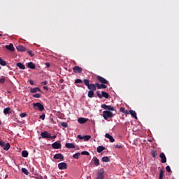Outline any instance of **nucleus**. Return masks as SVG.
Listing matches in <instances>:
<instances>
[{"instance_id":"f257e3e1","label":"nucleus","mask_w":179,"mask_h":179,"mask_svg":"<svg viewBox=\"0 0 179 179\" xmlns=\"http://www.w3.org/2000/svg\"><path fill=\"white\" fill-rule=\"evenodd\" d=\"M85 86L87 87V89L90 91L96 92V85L94 83L90 84V81L87 79H84L83 80Z\"/></svg>"},{"instance_id":"f03ea898","label":"nucleus","mask_w":179,"mask_h":179,"mask_svg":"<svg viewBox=\"0 0 179 179\" xmlns=\"http://www.w3.org/2000/svg\"><path fill=\"white\" fill-rule=\"evenodd\" d=\"M103 117L104 120H107L108 118H113V117H114V114L110 110H104L103 112Z\"/></svg>"},{"instance_id":"7ed1b4c3","label":"nucleus","mask_w":179,"mask_h":179,"mask_svg":"<svg viewBox=\"0 0 179 179\" xmlns=\"http://www.w3.org/2000/svg\"><path fill=\"white\" fill-rule=\"evenodd\" d=\"M33 107L34 110H39V111H43L44 110V106L40 102L34 103Z\"/></svg>"},{"instance_id":"20e7f679","label":"nucleus","mask_w":179,"mask_h":179,"mask_svg":"<svg viewBox=\"0 0 179 179\" xmlns=\"http://www.w3.org/2000/svg\"><path fill=\"white\" fill-rule=\"evenodd\" d=\"M96 179H104V169H98Z\"/></svg>"},{"instance_id":"39448f33","label":"nucleus","mask_w":179,"mask_h":179,"mask_svg":"<svg viewBox=\"0 0 179 179\" xmlns=\"http://www.w3.org/2000/svg\"><path fill=\"white\" fill-rule=\"evenodd\" d=\"M0 146H1V148H3V150H9V149H10V144L9 143H7L6 144H5V142L1 141L0 139Z\"/></svg>"},{"instance_id":"423d86ee","label":"nucleus","mask_w":179,"mask_h":179,"mask_svg":"<svg viewBox=\"0 0 179 179\" xmlns=\"http://www.w3.org/2000/svg\"><path fill=\"white\" fill-rule=\"evenodd\" d=\"M41 136H42L43 139H50L51 138V134L45 131L41 134Z\"/></svg>"},{"instance_id":"0eeeda50","label":"nucleus","mask_w":179,"mask_h":179,"mask_svg":"<svg viewBox=\"0 0 179 179\" xmlns=\"http://www.w3.org/2000/svg\"><path fill=\"white\" fill-rule=\"evenodd\" d=\"M96 79L98 81H99L100 83H103V85H108V81L100 76H97Z\"/></svg>"},{"instance_id":"6e6552de","label":"nucleus","mask_w":179,"mask_h":179,"mask_svg":"<svg viewBox=\"0 0 179 179\" xmlns=\"http://www.w3.org/2000/svg\"><path fill=\"white\" fill-rule=\"evenodd\" d=\"M101 107L103 110H108V111H114V107L110 105L102 104Z\"/></svg>"},{"instance_id":"1a4fd4ad","label":"nucleus","mask_w":179,"mask_h":179,"mask_svg":"<svg viewBox=\"0 0 179 179\" xmlns=\"http://www.w3.org/2000/svg\"><path fill=\"white\" fill-rule=\"evenodd\" d=\"M58 169L59 170H66L68 169V164L65 162H61L58 164Z\"/></svg>"},{"instance_id":"9d476101","label":"nucleus","mask_w":179,"mask_h":179,"mask_svg":"<svg viewBox=\"0 0 179 179\" xmlns=\"http://www.w3.org/2000/svg\"><path fill=\"white\" fill-rule=\"evenodd\" d=\"M62 145H61V142L56 141L52 144V148L53 149H61Z\"/></svg>"},{"instance_id":"9b49d317","label":"nucleus","mask_w":179,"mask_h":179,"mask_svg":"<svg viewBox=\"0 0 179 179\" xmlns=\"http://www.w3.org/2000/svg\"><path fill=\"white\" fill-rule=\"evenodd\" d=\"M73 71L74 73H82V72H83V69L81 67H79V66H74Z\"/></svg>"},{"instance_id":"f8f14e48","label":"nucleus","mask_w":179,"mask_h":179,"mask_svg":"<svg viewBox=\"0 0 179 179\" xmlns=\"http://www.w3.org/2000/svg\"><path fill=\"white\" fill-rule=\"evenodd\" d=\"M159 157L161 159V163H167V158L166 157V155L164 152H162L159 155Z\"/></svg>"},{"instance_id":"ddd939ff","label":"nucleus","mask_w":179,"mask_h":179,"mask_svg":"<svg viewBox=\"0 0 179 179\" xmlns=\"http://www.w3.org/2000/svg\"><path fill=\"white\" fill-rule=\"evenodd\" d=\"M55 160H64V155L62 154H55L53 157Z\"/></svg>"},{"instance_id":"4468645a","label":"nucleus","mask_w":179,"mask_h":179,"mask_svg":"<svg viewBox=\"0 0 179 179\" xmlns=\"http://www.w3.org/2000/svg\"><path fill=\"white\" fill-rule=\"evenodd\" d=\"M27 68H29V69H36V64L33 63V62H30L27 63Z\"/></svg>"},{"instance_id":"2eb2a0df","label":"nucleus","mask_w":179,"mask_h":179,"mask_svg":"<svg viewBox=\"0 0 179 179\" xmlns=\"http://www.w3.org/2000/svg\"><path fill=\"white\" fill-rule=\"evenodd\" d=\"M65 146L66 148H67V149H75V148H76L74 143H66L65 144Z\"/></svg>"},{"instance_id":"dca6fc26","label":"nucleus","mask_w":179,"mask_h":179,"mask_svg":"<svg viewBox=\"0 0 179 179\" xmlns=\"http://www.w3.org/2000/svg\"><path fill=\"white\" fill-rule=\"evenodd\" d=\"M6 48L9 51H15V47H13V44L10 43L8 45H6Z\"/></svg>"},{"instance_id":"f3484780","label":"nucleus","mask_w":179,"mask_h":179,"mask_svg":"<svg viewBox=\"0 0 179 179\" xmlns=\"http://www.w3.org/2000/svg\"><path fill=\"white\" fill-rule=\"evenodd\" d=\"M78 122H79V124H85V122H87V119L85 117H79L78 119Z\"/></svg>"},{"instance_id":"a211bd4d","label":"nucleus","mask_w":179,"mask_h":179,"mask_svg":"<svg viewBox=\"0 0 179 179\" xmlns=\"http://www.w3.org/2000/svg\"><path fill=\"white\" fill-rule=\"evenodd\" d=\"M129 113L133 118H135V120H138V116H136V112H135V110H131L129 111Z\"/></svg>"},{"instance_id":"6ab92c4d","label":"nucleus","mask_w":179,"mask_h":179,"mask_svg":"<svg viewBox=\"0 0 179 179\" xmlns=\"http://www.w3.org/2000/svg\"><path fill=\"white\" fill-rule=\"evenodd\" d=\"M103 150H106V147L101 145L97 147L96 148V152H98V153H101V152H103Z\"/></svg>"},{"instance_id":"aec40b11","label":"nucleus","mask_w":179,"mask_h":179,"mask_svg":"<svg viewBox=\"0 0 179 179\" xmlns=\"http://www.w3.org/2000/svg\"><path fill=\"white\" fill-rule=\"evenodd\" d=\"M38 92H41L39 87H34L30 90V93H37Z\"/></svg>"},{"instance_id":"412c9836","label":"nucleus","mask_w":179,"mask_h":179,"mask_svg":"<svg viewBox=\"0 0 179 179\" xmlns=\"http://www.w3.org/2000/svg\"><path fill=\"white\" fill-rule=\"evenodd\" d=\"M17 51H20L21 52H23L26 51V48H24V46H23V45H18L17 47Z\"/></svg>"},{"instance_id":"4be33fe9","label":"nucleus","mask_w":179,"mask_h":179,"mask_svg":"<svg viewBox=\"0 0 179 179\" xmlns=\"http://www.w3.org/2000/svg\"><path fill=\"white\" fill-rule=\"evenodd\" d=\"M93 160H94V164H95V166H99L100 165V160H99L96 157H93Z\"/></svg>"},{"instance_id":"5701e85b","label":"nucleus","mask_w":179,"mask_h":179,"mask_svg":"<svg viewBox=\"0 0 179 179\" xmlns=\"http://www.w3.org/2000/svg\"><path fill=\"white\" fill-rule=\"evenodd\" d=\"M17 66L20 69H26V66H25L23 64H22V63H20V62L17 63Z\"/></svg>"},{"instance_id":"b1692460","label":"nucleus","mask_w":179,"mask_h":179,"mask_svg":"<svg viewBox=\"0 0 179 179\" xmlns=\"http://www.w3.org/2000/svg\"><path fill=\"white\" fill-rule=\"evenodd\" d=\"M101 96L102 97H104L105 99H108L110 97V94L106 92H101Z\"/></svg>"},{"instance_id":"393cba45","label":"nucleus","mask_w":179,"mask_h":179,"mask_svg":"<svg viewBox=\"0 0 179 179\" xmlns=\"http://www.w3.org/2000/svg\"><path fill=\"white\" fill-rule=\"evenodd\" d=\"M163 177H164V171H163V169H160L159 179H163Z\"/></svg>"},{"instance_id":"a878e982","label":"nucleus","mask_w":179,"mask_h":179,"mask_svg":"<svg viewBox=\"0 0 179 179\" xmlns=\"http://www.w3.org/2000/svg\"><path fill=\"white\" fill-rule=\"evenodd\" d=\"M151 155H152V157H154V159H156V157H157V151L152 150L151 151Z\"/></svg>"},{"instance_id":"bb28decb","label":"nucleus","mask_w":179,"mask_h":179,"mask_svg":"<svg viewBox=\"0 0 179 179\" xmlns=\"http://www.w3.org/2000/svg\"><path fill=\"white\" fill-rule=\"evenodd\" d=\"M6 62L0 57V65H1V66H6Z\"/></svg>"},{"instance_id":"cd10ccee","label":"nucleus","mask_w":179,"mask_h":179,"mask_svg":"<svg viewBox=\"0 0 179 179\" xmlns=\"http://www.w3.org/2000/svg\"><path fill=\"white\" fill-rule=\"evenodd\" d=\"M9 113H10V108L7 107L3 109V114H5L6 115V114H9Z\"/></svg>"},{"instance_id":"c85d7f7f","label":"nucleus","mask_w":179,"mask_h":179,"mask_svg":"<svg viewBox=\"0 0 179 179\" xmlns=\"http://www.w3.org/2000/svg\"><path fill=\"white\" fill-rule=\"evenodd\" d=\"M94 91H88V97H90V99H92V97H94Z\"/></svg>"},{"instance_id":"c756f323","label":"nucleus","mask_w":179,"mask_h":179,"mask_svg":"<svg viewBox=\"0 0 179 179\" xmlns=\"http://www.w3.org/2000/svg\"><path fill=\"white\" fill-rule=\"evenodd\" d=\"M22 173H24L25 176H29V171L26 168H22L21 169Z\"/></svg>"},{"instance_id":"7c9ffc66","label":"nucleus","mask_w":179,"mask_h":179,"mask_svg":"<svg viewBox=\"0 0 179 179\" xmlns=\"http://www.w3.org/2000/svg\"><path fill=\"white\" fill-rule=\"evenodd\" d=\"M102 162L105 163H108V162H110V158L108 157H103Z\"/></svg>"},{"instance_id":"2f4dec72","label":"nucleus","mask_w":179,"mask_h":179,"mask_svg":"<svg viewBox=\"0 0 179 179\" xmlns=\"http://www.w3.org/2000/svg\"><path fill=\"white\" fill-rule=\"evenodd\" d=\"M22 157H27V156H29V152L26 150H23L22 152Z\"/></svg>"},{"instance_id":"473e14b6","label":"nucleus","mask_w":179,"mask_h":179,"mask_svg":"<svg viewBox=\"0 0 179 179\" xmlns=\"http://www.w3.org/2000/svg\"><path fill=\"white\" fill-rule=\"evenodd\" d=\"M79 156H80V152H77V153H76V154H74L73 155V158L78 159H79Z\"/></svg>"},{"instance_id":"72a5a7b5","label":"nucleus","mask_w":179,"mask_h":179,"mask_svg":"<svg viewBox=\"0 0 179 179\" xmlns=\"http://www.w3.org/2000/svg\"><path fill=\"white\" fill-rule=\"evenodd\" d=\"M81 155H82L83 156H89L90 154L89 152H87V151H83V152H81Z\"/></svg>"},{"instance_id":"f704fd0d","label":"nucleus","mask_w":179,"mask_h":179,"mask_svg":"<svg viewBox=\"0 0 179 179\" xmlns=\"http://www.w3.org/2000/svg\"><path fill=\"white\" fill-rule=\"evenodd\" d=\"M96 89H101V84L99 83H95V90H96Z\"/></svg>"},{"instance_id":"c9c22d12","label":"nucleus","mask_w":179,"mask_h":179,"mask_svg":"<svg viewBox=\"0 0 179 179\" xmlns=\"http://www.w3.org/2000/svg\"><path fill=\"white\" fill-rule=\"evenodd\" d=\"M62 127H63L64 128H68V123L65 122H62Z\"/></svg>"},{"instance_id":"e433bc0d","label":"nucleus","mask_w":179,"mask_h":179,"mask_svg":"<svg viewBox=\"0 0 179 179\" xmlns=\"http://www.w3.org/2000/svg\"><path fill=\"white\" fill-rule=\"evenodd\" d=\"M6 80V79L5 78V77L0 78V83H5Z\"/></svg>"},{"instance_id":"4c0bfd02","label":"nucleus","mask_w":179,"mask_h":179,"mask_svg":"<svg viewBox=\"0 0 179 179\" xmlns=\"http://www.w3.org/2000/svg\"><path fill=\"white\" fill-rule=\"evenodd\" d=\"M33 97H35L36 99H40V97H41V94H35L33 95Z\"/></svg>"},{"instance_id":"58836bf2","label":"nucleus","mask_w":179,"mask_h":179,"mask_svg":"<svg viewBox=\"0 0 179 179\" xmlns=\"http://www.w3.org/2000/svg\"><path fill=\"white\" fill-rule=\"evenodd\" d=\"M27 115V113H22L20 115V117H21V118H24V117H26Z\"/></svg>"},{"instance_id":"ea45409f","label":"nucleus","mask_w":179,"mask_h":179,"mask_svg":"<svg viewBox=\"0 0 179 179\" xmlns=\"http://www.w3.org/2000/svg\"><path fill=\"white\" fill-rule=\"evenodd\" d=\"M115 148L116 149H122V145H121V144H117V145H115Z\"/></svg>"},{"instance_id":"a19ab883","label":"nucleus","mask_w":179,"mask_h":179,"mask_svg":"<svg viewBox=\"0 0 179 179\" xmlns=\"http://www.w3.org/2000/svg\"><path fill=\"white\" fill-rule=\"evenodd\" d=\"M27 54H29V55H30L31 57H34V54L33 53V51H31V50H28Z\"/></svg>"},{"instance_id":"79ce46f5","label":"nucleus","mask_w":179,"mask_h":179,"mask_svg":"<svg viewBox=\"0 0 179 179\" xmlns=\"http://www.w3.org/2000/svg\"><path fill=\"white\" fill-rule=\"evenodd\" d=\"M90 138H92V136H90L89 135H86L84 136L85 141H89L90 139Z\"/></svg>"},{"instance_id":"37998d69","label":"nucleus","mask_w":179,"mask_h":179,"mask_svg":"<svg viewBox=\"0 0 179 179\" xmlns=\"http://www.w3.org/2000/svg\"><path fill=\"white\" fill-rule=\"evenodd\" d=\"M39 118L40 120H44L45 119V114H42L41 115H40Z\"/></svg>"},{"instance_id":"c03bdc74","label":"nucleus","mask_w":179,"mask_h":179,"mask_svg":"<svg viewBox=\"0 0 179 179\" xmlns=\"http://www.w3.org/2000/svg\"><path fill=\"white\" fill-rule=\"evenodd\" d=\"M96 96H97L99 99H101V98H102V96H101V94L100 93V91H97V92H96Z\"/></svg>"},{"instance_id":"a18cd8bd","label":"nucleus","mask_w":179,"mask_h":179,"mask_svg":"<svg viewBox=\"0 0 179 179\" xmlns=\"http://www.w3.org/2000/svg\"><path fill=\"white\" fill-rule=\"evenodd\" d=\"M101 89H107V85L106 84H101Z\"/></svg>"},{"instance_id":"49530a36","label":"nucleus","mask_w":179,"mask_h":179,"mask_svg":"<svg viewBox=\"0 0 179 179\" xmlns=\"http://www.w3.org/2000/svg\"><path fill=\"white\" fill-rule=\"evenodd\" d=\"M113 136L110 135V134L106 133L105 135V137L107 138L108 139H110Z\"/></svg>"},{"instance_id":"de8ad7c7","label":"nucleus","mask_w":179,"mask_h":179,"mask_svg":"<svg viewBox=\"0 0 179 179\" xmlns=\"http://www.w3.org/2000/svg\"><path fill=\"white\" fill-rule=\"evenodd\" d=\"M113 136L110 135V134L106 133L105 135V137L107 138L108 139H110Z\"/></svg>"},{"instance_id":"09e8293b","label":"nucleus","mask_w":179,"mask_h":179,"mask_svg":"<svg viewBox=\"0 0 179 179\" xmlns=\"http://www.w3.org/2000/svg\"><path fill=\"white\" fill-rule=\"evenodd\" d=\"M166 170L168 173H170L171 171V168H170V166H167Z\"/></svg>"},{"instance_id":"8fccbe9b","label":"nucleus","mask_w":179,"mask_h":179,"mask_svg":"<svg viewBox=\"0 0 179 179\" xmlns=\"http://www.w3.org/2000/svg\"><path fill=\"white\" fill-rule=\"evenodd\" d=\"M83 81H82V80L80 79H76L75 80V83H83Z\"/></svg>"},{"instance_id":"3c124183","label":"nucleus","mask_w":179,"mask_h":179,"mask_svg":"<svg viewBox=\"0 0 179 179\" xmlns=\"http://www.w3.org/2000/svg\"><path fill=\"white\" fill-rule=\"evenodd\" d=\"M42 86H44L45 85H48V81L45 80L41 83Z\"/></svg>"},{"instance_id":"603ef678","label":"nucleus","mask_w":179,"mask_h":179,"mask_svg":"<svg viewBox=\"0 0 179 179\" xmlns=\"http://www.w3.org/2000/svg\"><path fill=\"white\" fill-rule=\"evenodd\" d=\"M110 142L113 143V142H115V139H114V138L112 136L111 138H109Z\"/></svg>"},{"instance_id":"864d4df0","label":"nucleus","mask_w":179,"mask_h":179,"mask_svg":"<svg viewBox=\"0 0 179 179\" xmlns=\"http://www.w3.org/2000/svg\"><path fill=\"white\" fill-rule=\"evenodd\" d=\"M120 111L121 113H124L125 112V108H120Z\"/></svg>"},{"instance_id":"5fc2aeb1","label":"nucleus","mask_w":179,"mask_h":179,"mask_svg":"<svg viewBox=\"0 0 179 179\" xmlns=\"http://www.w3.org/2000/svg\"><path fill=\"white\" fill-rule=\"evenodd\" d=\"M77 137H78V139H80V140L84 139V136H82L81 135H78Z\"/></svg>"},{"instance_id":"6e6d98bb","label":"nucleus","mask_w":179,"mask_h":179,"mask_svg":"<svg viewBox=\"0 0 179 179\" xmlns=\"http://www.w3.org/2000/svg\"><path fill=\"white\" fill-rule=\"evenodd\" d=\"M29 83L30 85H34V81H33V80H29Z\"/></svg>"},{"instance_id":"4d7b16f0","label":"nucleus","mask_w":179,"mask_h":179,"mask_svg":"<svg viewBox=\"0 0 179 179\" xmlns=\"http://www.w3.org/2000/svg\"><path fill=\"white\" fill-rule=\"evenodd\" d=\"M55 138H57V136L56 135H54V136H51V137L50 138V139H55Z\"/></svg>"},{"instance_id":"13d9d810","label":"nucleus","mask_w":179,"mask_h":179,"mask_svg":"<svg viewBox=\"0 0 179 179\" xmlns=\"http://www.w3.org/2000/svg\"><path fill=\"white\" fill-rule=\"evenodd\" d=\"M124 114H129V111L128 110H124Z\"/></svg>"},{"instance_id":"bf43d9fd","label":"nucleus","mask_w":179,"mask_h":179,"mask_svg":"<svg viewBox=\"0 0 179 179\" xmlns=\"http://www.w3.org/2000/svg\"><path fill=\"white\" fill-rule=\"evenodd\" d=\"M45 65H46L47 68H50V63H45Z\"/></svg>"},{"instance_id":"052dcab7","label":"nucleus","mask_w":179,"mask_h":179,"mask_svg":"<svg viewBox=\"0 0 179 179\" xmlns=\"http://www.w3.org/2000/svg\"><path fill=\"white\" fill-rule=\"evenodd\" d=\"M43 89H44V90H48V87L44 86V87H43Z\"/></svg>"},{"instance_id":"680f3d73","label":"nucleus","mask_w":179,"mask_h":179,"mask_svg":"<svg viewBox=\"0 0 179 179\" xmlns=\"http://www.w3.org/2000/svg\"><path fill=\"white\" fill-rule=\"evenodd\" d=\"M0 125H2V122H1V120H0Z\"/></svg>"},{"instance_id":"e2e57ef3","label":"nucleus","mask_w":179,"mask_h":179,"mask_svg":"<svg viewBox=\"0 0 179 179\" xmlns=\"http://www.w3.org/2000/svg\"><path fill=\"white\" fill-rule=\"evenodd\" d=\"M2 36V34H0V37Z\"/></svg>"},{"instance_id":"0e129e2a","label":"nucleus","mask_w":179,"mask_h":179,"mask_svg":"<svg viewBox=\"0 0 179 179\" xmlns=\"http://www.w3.org/2000/svg\"><path fill=\"white\" fill-rule=\"evenodd\" d=\"M0 69H1V66H0Z\"/></svg>"}]
</instances>
